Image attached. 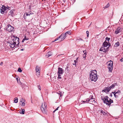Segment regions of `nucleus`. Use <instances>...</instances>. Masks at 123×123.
<instances>
[{
  "mask_svg": "<svg viewBox=\"0 0 123 123\" xmlns=\"http://www.w3.org/2000/svg\"><path fill=\"white\" fill-rule=\"evenodd\" d=\"M110 5L109 4V3H108L106 6H105V8H106L108 7Z\"/></svg>",
  "mask_w": 123,
  "mask_h": 123,
  "instance_id": "nucleus-38",
  "label": "nucleus"
},
{
  "mask_svg": "<svg viewBox=\"0 0 123 123\" xmlns=\"http://www.w3.org/2000/svg\"><path fill=\"white\" fill-rule=\"evenodd\" d=\"M23 39L25 40H27L29 39V38L28 37H26V35H25L24 36V38H23Z\"/></svg>",
  "mask_w": 123,
  "mask_h": 123,
  "instance_id": "nucleus-29",
  "label": "nucleus"
},
{
  "mask_svg": "<svg viewBox=\"0 0 123 123\" xmlns=\"http://www.w3.org/2000/svg\"><path fill=\"white\" fill-rule=\"evenodd\" d=\"M25 103L24 102H23L22 103V105L23 106H25Z\"/></svg>",
  "mask_w": 123,
  "mask_h": 123,
  "instance_id": "nucleus-42",
  "label": "nucleus"
},
{
  "mask_svg": "<svg viewBox=\"0 0 123 123\" xmlns=\"http://www.w3.org/2000/svg\"><path fill=\"white\" fill-rule=\"evenodd\" d=\"M83 52L84 53V55H85L86 54V51H83Z\"/></svg>",
  "mask_w": 123,
  "mask_h": 123,
  "instance_id": "nucleus-45",
  "label": "nucleus"
},
{
  "mask_svg": "<svg viewBox=\"0 0 123 123\" xmlns=\"http://www.w3.org/2000/svg\"><path fill=\"white\" fill-rule=\"evenodd\" d=\"M58 72L57 74H58V78L59 79H61V75L63 74V70L62 68L59 67L58 68Z\"/></svg>",
  "mask_w": 123,
  "mask_h": 123,
  "instance_id": "nucleus-4",
  "label": "nucleus"
},
{
  "mask_svg": "<svg viewBox=\"0 0 123 123\" xmlns=\"http://www.w3.org/2000/svg\"><path fill=\"white\" fill-rule=\"evenodd\" d=\"M25 40H24V39H23L22 41V42H23V43L24 42Z\"/></svg>",
  "mask_w": 123,
  "mask_h": 123,
  "instance_id": "nucleus-56",
  "label": "nucleus"
},
{
  "mask_svg": "<svg viewBox=\"0 0 123 123\" xmlns=\"http://www.w3.org/2000/svg\"><path fill=\"white\" fill-rule=\"evenodd\" d=\"M14 42L13 44H11L10 45V46L11 48H14V49L15 48V42L14 41Z\"/></svg>",
  "mask_w": 123,
  "mask_h": 123,
  "instance_id": "nucleus-13",
  "label": "nucleus"
},
{
  "mask_svg": "<svg viewBox=\"0 0 123 123\" xmlns=\"http://www.w3.org/2000/svg\"><path fill=\"white\" fill-rule=\"evenodd\" d=\"M99 111L100 112V113H101L103 114L104 115H105L106 114V113L105 112H104L103 110H100Z\"/></svg>",
  "mask_w": 123,
  "mask_h": 123,
  "instance_id": "nucleus-24",
  "label": "nucleus"
},
{
  "mask_svg": "<svg viewBox=\"0 0 123 123\" xmlns=\"http://www.w3.org/2000/svg\"><path fill=\"white\" fill-rule=\"evenodd\" d=\"M25 110L24 109H21L19 111L20 113L22 114H24L25 113Z\"/></svg>",
  "mask_w": 123,
  "mask_h": 123,
  "instance_id": "nucleus-19",
  "label": "nucleus"
},
{
  "mask_svg": "<svg viewBox=\"0 0 123 123\" xmlns=\"http://www.w3.org/2000/svg\"><path fill=\"white\" fill-rule=\"evenodd\" d=\"M18 71L21 73L22 72V70H21L20 68H19L18 70Z\"/></svg>",
  "mask_w": 123,
  "mask_h": 123,
  "instance_id": "nucleus-30",
  "label": "nucleus"
},
{
  "mask_svg": "<svg viewBox=\"0 0 123 123\" xmlns=\"http://www.w3.org/2000/svg\"><path fill=\"white\" fill-rule=\"evenodd\" d=\"M13 37H15L14 36H13Z\"/></svg>",
  "mask_w": 123,
  "mask_h": 123,
  "instance_id": "nucleus-57",
  "label": "nucleus"
},
{
  "mask_svg": "<svg viewBox=\"0 0 123 123\" xmlns=\"http://www.w3.org/2000/svg\"><path fill=\"white\" fill-rule=\"evenodd\" d=\"M77 40H79L83 41V40L81 38H80V39H78Z\"/></svg>",
  "mask_w": 123,
  "mask_h": 123,
  "instance_id": "nucleus-50",
  "label": "nucleus"
},
{
  "mask_svg": "<svg viewBox=\"0 0 123 123\" xmlns=\"http://www.w3.org/2000/svg\"><path fill=\"white\" fill-rule=\"evenodd\" d=\"M105 39L106 41H109L110 39V38H108V37H106L105 38Z\"/></svg>",
  "mask_w": 123,
  "mask_h": 123,
  "instance_id": "nucleus-32",
  "label": "nucleus"
},
{
  "mask_svg": "<svg viewBox=\"0 0 123 123\" xmlns=\"http://www.w3.org/2000/svg\"><path fill=\"white\" fill-rule=\"evenodd\" d=\"M89 80L95 82L97 80L98 77L97 75V71L96 70H92L90 73Z\"/></svg>",
  "mask_w": 123,
  "mask_h": 123,
  "instance_id": "nucleus-1",
  "label": "nucleus"
},
{
  "mask_svg": "<svg viewBox=\"0 0 123 123\" xmlns=\"http://www.w3.org/2000/svg\"><path fill=\"white\" fill-rule=\"evenodd\" d=\"M108 45L109 46V47H108V48L109 49V47H110L111 46V44H110V43H108Z\"/></svg>",
  "mask_w": 123,
  "mask_h": 123,
  "instance_id": "nucleus-44",
  "label": "nucleus"
},
{
  "mask_svg": "<svg viewBox=\"0 0 123 123\" xmlns=\"http://www.w3.org/2000/svg\"><path fill=\"white\" fill-rule=\"evenodd\" d=\"M3 64V62H1L0 63V65H2Z\"/></svg>",
  "mask_w": 123,
  "mask_h": 123,
  "instance_id": "nucleus-54",
  "label": "nucleus"
},
{
  "mask_svg": "<svg viewBox=\"0 0 123 123\" xmlns=\"http://www.w3.org/2000/svg\"><path fill=\"white\" fill-rule=\"evenodd\" d=\"M121 92L120 90H118L117 92H116V93L118 95H120L121 93Z\"/></svg>",
  "mask_w": 123,
  "mask_h": 123,
  "instance_id": "nucleus-26",
  "label": "nucleus"
},
{
  "mask_svg": "<svg viewBox=\"0 0 123 123\" xmlns=\"http://www.w3.org/2000/svg\"><path fill=\"white\" fill-rule=\"evenodd\" d=\"M101 99L103 101L104 103L108 105H111V103L113 102V100L109 98L107 96L102 97Z\"/></svg>",
  "mask_w": 123,
  "mask_h": 123,
  "instance_id": "nucleus-2",
  "label": "nucleus"
},
{
  "mask_svg": "<svg viewBox=\"0 0 123 123\" xmlns=\"http://www.w3.org/2000/svg\"><path fill=\"white\" fill-rule=\"evenodd\" d=\"M2 9V10H3L5 11H6V10L7 11V10H8V9L7 8V7H6L5 6H3L2 7H1Z\"/></svg>",
  "mask_w": 123,
  "mask_h": 123,
  "instance_id": "nucleus-18",
  "label": "nucleus"
},
{
  "mask_svg": "<svg viewBox=\"0 0 123 123\" xmlns=\"http://www.w3.org/2000/svg\"><path fill=\"white\" fill-rule=\"evenodd\" d=\"M63 37L64 36L61 37V35L60 36L58 37L56 39H55V40L53 42H54L55 41H56L57 40H58V39L60 38H61V40H60V41H62L65 38H64V37Z\"/></svg>",
  "mask_w": 123,
  "mask_h": 123,
  "instance_id": "nucleus-10",
  "label": "nucleus"
},
{
  "mask_svg": "<svg viewBox=\"0 0 123 123\" xmlns=\"http://www.w3.org/2000/svg\"><path fill=\"white\" fill-rule=\"evenodd\" d=\"M22 46H23V45H22V46H21V47H22Z\"/></svg>",
  "mask_w": 123,
  "mask_h": 123,
  "instance_id": "nucleus-58",
  "label": "nucleus"
},
{
  "mask_svg": "<svg viewBox=\"0 0 123 123\" xmlns=\"http://www.w3.org/2000/svg\"><path fill=\"white\" fill-rule=\"evenodd\" d=\"M112 93H113L114 95V96H115V95H116V94H117L116 93V91H115L114 92H112Z\"/></svg>",
  "mask_w": 123,
  "mask_h": 123,
  "instance_id": "nucleus-41",
  "label": "nucleus"
},
{
  "mask_svg": "<svg viewBox=\"0 0 123 123\" xmlns=\"http://www.w3.org/2000/svg\"><path fill=\"white\" fill-rule=\"evenodd\" d=\"M78 58H77L76 59V60H74V63H73V65H75V67H76V63H77V62L78 61Z\"/></svg>",
  "mask_w": 123,
  "mask_h": 123,
  "instance_id": "nucleus-21",
  "label": "nucleus"
},
{
  "mask_svg": "<svg viewBox=\"0 0 123 123\" xmlns=\"http://www.w3.org/2000/svg\"><path fill=\"white\" fill-rule=\"evenodd\" d=\"M15 98L14 99V102L15 103Z\"/></svg>",
  "mask_w": 123,
  "mask_h": 123,
  "instance_id": "nucleus-53",
  "label": "nucleus"
},
{
  "mask_svg": "<svg viewBox=\"0 0 123 123\" xmlns=\"http://www.w3.org/2000/svg\"><path fill=\"white\" fill-rule=\"evenodd\" d=\"M108 68L109 69V71L111 72L112 71L113 68V66H112V65H111V66H108Z\"/></svg>",
  "mask_w": 123,
  "mask_h": 123,
  "instance_id": "nucleus-16",
  "label": "nucleus"
},
{
  "mask_svg": "<svg viewBox=\"0 0 123 123\" xmlns=\"http://www.w3.org/2000/svg\"><path fill=\"white\" fill-rule=\"evenodd\" d=\"M86 54L85 55H83V57L84 58H85V57H86Z\"/></svg>",
  "mask_w": 123,
  "mask_h": 123,
  "instance_id": "nucleus-48",
  "label": "nucleus"
},
{
  "mask_svg": "<svg viewBox=\"0 0 123 123\" xmlns=\"http://www.w3.org/2000/svg\"><path fill=\"white\" fill-rule=\"evenodd\" d=\"M70 34H71L70 32V31H67L65 33V34H67V35L68 34L69 35H70Z\"/></svg>",
  "mask_w": 123,
  "mask_h": 123,
  "instance_id": "nucleus-31",
  "label": "nucleus"
},
{
  "mask_svg": "<svg viewBox=\"0 0 123 123\" xmlns=\"http://www.w3.org/2000/svg\"><path fill=\"white\" fill-rule=\"evenodd\" d=\"M16 40H17V43H18L17 44V46H18L19 44V38L18 37L16 36Z\"/></svg>",
  "mask_w": 123,
  "mask_h": 123,
  "instance_id": "nucleus-20",
  "label": "nucleus"
},
{
  "mask_svg": "<svg viewBox=\"0 0 123 123\" xmlns=\"http://www.w3.org/2000/svg\"><path fill=\"white\" fill-rule=\"evenodd\" d=\"M122 29L120 27H118L115 31V33L116 34H117L121 32L122 31Z\"/></svg>",
  "mask_w": 123,
  "mask_h": 123,
  "instance_id": "nucleus-7",
  "label": "nucleus"
},
{
  "mask_svg": "<svg viewBox=\"0 0 123 123\" xmlns=\"http://www.w3.org/2000/svg\"><path fill=\"white\" fill-rule=\"evenodd\" d=\"M89 32L88 31H86V33L87 34V37H88L89 36Z\"/></svg>",
  "mask_w": 123,
  "mask_h": 123,
  "instance_id": "nucleus-36",
  "label": "nucleus"
},
{
  "mask_svg": "<svg viewBox=\"0 0 123 123\" xmlns=\"http://www.w3.org/2000/svg\"><path fill=\"white\" fill-rule=\"evenodd\" d=\"M7 30L9 31H12L13 29V27L12 26L9 25H8L7 26Z\"/></svg>",
  "mask_w": 123,
  "mask_h": 123,
  "instance_id": "nucleus-6",
  "label": "nucleus"
},
{
  "mask_svg": "<svg viewBox=\"0 0 123 123\" xmlns=\"http://www.w3.org/2000/svg\"><path fill=\"white\" fill-rule=\"evenodd\" d=\"M105 49V50H107V52L109 50V49L108 48L106 47H104Z\"/></svg>",
  "mask_w": 123,
  "mask_h": 123,
  "instance_id": "nucleus-37",
  "label": "nucleus"
},
{
  "mask_svg": "<svg viewBox=\"0 0 123 123\" xmlns=\"http://www.w3.org/2000/svg\"><path fill=\"white\" fill-rule=\"evenodd\" d=\"M18 98H17L16 97V100H17L16 101V103H17L18 102Z\"/></svg>",
  "mask_w": 123,
  "mask_h": 123,
  "instance_id": "nucleus-47",
  "label": "nucleus"
},
{
  "mask_svg": "<svg viewBox=\"0 0 123 123\" xmlns=\"http://www.w3.org/2000/svg\"><path fill=\"white\" fill-rule=\"evenodd\" d=\"M52 55V53L50 52H48L46 55V56L47 57H48Z\"/></svg>",
  "mask_w": 123,
  "mask_h": 123,
  "instance_id": "nucleus-15",
  "label": "nucleus"
},
{
  "mask_svg": "<svg viewBox=\"0 0 123 123\" xmlns=\"http://www.w3.org/2000/svg\"><path fill=\"white\" fill-rule=\"evenodd\" d=\"M81 102H82L83 103H85L86 102H87V101H82Z\"/></svg>",
  "mask_w": 123,
  "mask_h": 123,
  "instance_id": "nucleus-52",
  "label": "nucleus"
},
{
  "mask_svg": "<svg viewBox=\"0 0 123 123\" xmlns=\"http://www.w3.org/2000/svg\"><path fill=\"white\" fill-rule=\"evenodd\" d=\"M37 87L38 88V89L40 91L41 90V87L40 85H38Z\"/></svg>",
  "mask_w": 123,
  "mask_h": 123,
  "instance_id": "nucleus-33",
  "label": "nucleus"
},
{
  "mask_svg": "<svg viewBox=\"0 0 123 123\" xmlns=\"http://www.w3.org/2000/svg\"><path fill=\"white\" fill-rule=\"evenodd\" d=\"M58 94L59 96H60V97H61V96H62V95L61 94V93H59Z\"/></svg>",
  "mask_w": 123,
  "mask_h": 123,
  "instance_id": "nucleus-43",
  "label": "nucleus"
},
{
  "mask_svg": "<svg viewBox=\"0 0 123 123\" xmlns=\"http://www.w3.org/2000/svg\"><path fill=\"white\" fill-rule=\"evenodd\" d=\"M119 45V42L118 41H117L114 45V46L115 47H117Z\"/></svg>",
  "mask_w": 123,
  "mask_h": 123,
  "instance_id": "nucleus-25",
  "label": "nucleus"
},
{
  "mask_svg": "<svg viewBox=\"0 0 123 123\" xmlns=\"http://www.w3.org/2000/svg\"><path fill=\"white\" fill-rule=\"evenodd\" d=\"M22 101H21V102H22Z\"/></svg>",
  "mask_w": 123,
  "mask_h": 123,
  "instance_id": "nucleus-60",
  "label": "nucleus"
},
{
  "mask_svg": "<svg viewBox=\"0 0 123 123\" xmlns=\"http://www.w3.org/2000/svg\"><path fill=\"white\" fill-rule=\"evenodd\" d=\"M14 109H13V110H14Z\"/></svg>",
  "mask_w": 123,
  "mask_h": 123,
  "instance_id": "nucleus-59",
  "label": "nucleus"
},
{
  "mask_svg": "<svg viewBox=\"0 0 123 123\" xmlns=\"http://www.w3.org/2000/svg\"><path fill=\"white\" fill-rule=\"evenodd\" d=\"M17 82L18 83V84H19V85H21V83L20 82V80L18 81V80Z\"/></svg>",
  "mask_w": 123,
  "mask_h": 123,
  "instance_id": "nucleus-35",
  "label": "nucleus"
},
{
  "mask_svg": "<svg viewBox=\"0 0 123 123\" xmlns=\"http://www.w3.org/2000/svg\"><path fill=\"white\" fill-rule=\"evenodd\" d=\"M65 72L67 73H68L69 72V68L67 66L65 68Z\"/></svg>",
  "mask_w": 123,
  "mask_h": 123,
  "instance_id": "nucleus-23",
  "label": "nucleus"
},
{
  "mask_svg": "<svg viewBox=\"0 0 123 123\" xmlns=\"http://www.w3.org/2000/svg\"><path fill=\"white\" fill-rule=\"evenodd\" d=\"M109 62V63L108 65V66H111V65H112V66H113V62L112 61L110 60Z\"/></svg>",
  "mask_w": 123,
  "mask_h": 123,
  "instance_id": "nucleus-17",
  "label": "nucleus"
},
{
  "mask_svg": "<svg viewBox=\"0 0 123 123\" xmlns=\"http://www.w3.org/2000/svg\"><path fill=\"white\" fill-rule=\"evenodd\" d=\"M120 60L121 62H123V58H122Z\"/></svg>",
  "mask_w": 123,
  "mask_h": 123,
  "instance_id": "nucleus-51",
  "label": "nucleus"
},
{
  "mask_svg": "<svg viewBox=\"0 0 123 123\" xmlns=\"http://www.w3.org/2000/svg\"><path fill=\"white\" fill-rule=\"evenodd\" d=\"M39 68L37 66L36 68V75L38 77L39 76L40 74V70H39Z\"/></svg>",
  "mask_w": 123,
  "mask_h": 123,
  "instance_id": "nucleus-5",
  "label": "nucleus"
},
{
  "mask_svg": "<svg viewBox=\"0 0 123 123\" xmlns=\"http://www.w3.org/2000/svg\"><path fill=\"white\" fill-rule=\"evenodd\" d=\"M110 96H111V97H112V93H110Z\"/></svg>",
  "mask_w": 123,
  "mask_h": 123,
  "instance_id": "nucleus-55",
  "label": "nucleus"
},
{
  "mask_svg": "<svg viewBox=\"0 0 123 123\" xmlns=\"http://www.w3.org/2000/svg\"><path fill=\"white\" fill-rule=\"evenodd\" d=\"M104 47H102L101 48H100V49L99 51H103V52H104L106 53L107 52V50H105V49Z\"/></svg>",
  "mask_w": 123,
  "mask_h": 123,
  "instance_id": "nucleus-11",
  "label": "nucleus"
},
{
  "mask_svg": "<svg viewBox=\"0 0 123 123\" xmlns=\"http://www.w3.org/2000/svg\"><path fill=\"white\" fill-rule=\"evenodd\" d=\"M67 34H65V33L64 34H62L61 35V37L64 36V38H66L67 36Z\"/></svg>",
  "mask_w": 123,
  "mask_h": 123,
  "instance_id": "nucleus-27",
  "label": "nucleus"
},
{
  "mask_svg": "<svg viewBox=\"0 0 123 123\" xmlns=\"http://www.w3.org/2000/svg\"><path fill=\"white\" fill-rule=\"evenodd\" d=\"M25 50L24 49V48L22 49H20V50L21 51H23Z\"/></svg>",
  "mask_w": 123,
  "mask_h": 123,
  "instance_id": "nucleus-49",
  "label": "nucleus"
},
{
  "mask_svg": "<svg viewBox=\"0 0 123 123\" xmlns=\"http://www.w3.org/2000/svg\"><path fill=\"white\" fill-rule=\"evenodd\" d=\"M93 96L92 95H91L90 96L89 98H88V99H94V98H93Z\"/></svg>",
  "mask_w": 123,
  "mask_h": 123,
  "instance_id": "nucleus-34",
  "label": "nucleus"
},
{
  "mask_svg": "<svg viewBox=\"0 0 123 123\" xmlns=\"http://www.w3.org/2000/svg\"><path fill=\"white\" fill-rule=\"evenodd\" d=\"M108 43L107 42L105 41L103 43V47H106L108 46Z\"/></svg>",
  "mask_w": 123,
  "mask_h": 123,
  "instance_id": "nucleus-14",
  "label": "nucleus"
},
{
  "mask_svg": "<svg viewBox=\"0 0 123 123\" xmlns=\"http://www.w3.org/2000/svg\"><path fill=\"white\" fill-rule=\"evenodd\" d=\"M110 90L109 87H107L105 88V89L103 90L102 91L106 93H107L108 92H109Z\"/></svg>",
  "mask_w": 123,
  "mask_h": 123,
  "instance_id": "nucleus-12",
  "label": "nucleus"
},
{
  "mask_svg": "<svg viewBox=\"0 0 123 123\" xmlns=\"http://www.w3.org/2000/svg\"><path fill=\"white\" fill-rule=\"evenodd\" d=\"M115 97L116 98H118V95H117V94H116V95H115Z\"/></svg>",
  "mask_w": 123,
  "mask_h": 123,
  "instance_id": "nucleus-46",
  "label": "nucleus"
},
{
  "mask_svg": "<svg viewBox=\"0 0 123 123\" xmlns=\"http://www.w3.org/2000/svg\"><path fill=\"white\" fill-rule=\"evenodd\" d=\"M47 105L46 103L44 102L42 103L41 108V110L43 112L44 114H46L47 113L46 108Z\"/></svg>",
  "mask_w": 123,
  "mask_h": 123,
  "instance_id": "nucleus-3",
  "label": "nucleus"
},
{
  "mask_svg": "<svg viewBox=\"0 0 123 123\" xmlns=\"http://www.w3.org/2000/svg\"><path fill=\"white\" fill-rule=\"evenodd\" d=\"M16 80L18 81V80H20V78L18 77L16 78Z\"/></svg>",
  "mask_w": 123,
  "mask_h": 123,
  "instance_id": "nucleus-40",
  "label": "nucleus"
},
{
  "mask_svg": "<svg viewBox=\"0 0 123 123\" xmlns=\"http://www.w3.org/2000/svg\"><path fill=\"white\" fill-rule=\"evenodd\" d=\"M33 14V13H31V12H28V13H25L24 14V16H25V15L26 16H30V14Z\"/></svg>",
  "mask_w": 123,
  "mask_h": 123,
  "instance_id": "nucleus-22",
  "label": "nucleus"
},
{
  "mask_svg": "<svg viewBox=\"0 0 123 123\" xmlns=\"http://www.w3.org/2000/svg\"><path fill=\"white\" fill-rule=\"evenodd\" d=\"M86 101L87 102H90V103H94L95 102L94 99H87L86 100Z\"/></svg>",
  "mask_w": 123,
  "mask_h": 123,
  "instance_id": "nucleus-8",
  "label": "nucleus"
},
{
  "mask_svg": "<svg viewBox=\"0 0 123 123\" xmlns=\"http://www.w3.org/2000/svg\"><path fill=\"white\" fill-rule=\"evenodd\" d=\"M116 86H117V83H114V84H112L111 86L109 87L110 90Z\"/></svg>",
  "mask_w": 123,
  "mask_h": 123,
  "instance_id": "nucleus-9",
  "label": "nucleus"
},
{
  "mask_svg": "<svg viewBox=\"0 0 123 123\" xmlns=\"http://www.w3.org/2000/svg\"><path fill=\"white\" fill-rule=\"evenodd\" d=\"M59 108V107H58L53 112H55L56 110H58V108Z\"/></svg>",
  "mask_w": 123,
  "mask_h": 123,
  "instance_id": "nucleus-39",
  "label": "nucleus"
},
{
  "mask_svg": "<svg viewBox=\"0 0 123 123\" xmlns=\"http://www.w3.org/2000/svg\"><path fill=\"white\" fill-rule=\"evenodd\" d=\"M7 11H6V12H7ZM0 12L2 14H3L4 12H5V11H4L3 10H2V9H0Z\"/></svg>",
  "mask_w": 123,
  "mask_h": 123,
  "instance_id": "nucleus-28",
  "label": "nucleus"
}]
</instances>
